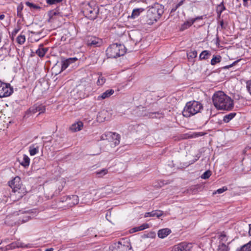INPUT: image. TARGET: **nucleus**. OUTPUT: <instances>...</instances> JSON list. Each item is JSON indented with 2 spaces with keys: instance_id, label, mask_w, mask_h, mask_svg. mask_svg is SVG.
Wrapping results in <instances>:
<instances>
[{
  "instance_id": "f257e3e1",
  "label": "nucleus",
  "mask_w": 251,
  "mask_h": 251,
  "mask_svg": "<svg viewBox=\"0 0 251 251\" xmlns=\"http://www.w3.org/2000/svg\"><path fill=\"white\" fill-rule=\"evenodd\" d=\"M212 100L215 107L220 110H230L233 107V100L222 91L216 92Z\"/></svg>"
},
{
  "instance_id": "f03ea898",
  "label": "nucleus",
  "mask_w": 251,
  "mask_h": 251,
  "mask_svg": "<svg viewBox=\"0 0 251 251\" xmlns=\"http://www.w3.org/2000/svg\"><path fill=\"white\" fill-rule=\"evenodd\" d=\"M127 50L124 45L113 44L109 46L106 52L108 58H114L124 55Z\"/></svg>"
},
{
  "instance_id": "7ed1b4c3",
  "label": "nucleus",
  "mask_w": 251,
  "mask_h": 251,
  "mask_svg": "<svg viewBox=\"0 0 251 251\" xmlns=\"http://www.w3.org/2000/svg\"><path fill=\"white\" fill-rule=\"evenodd\" d=\"M202 108V104L198 101H189L185 106L182 114L184 117H189L200 112Z\"/></svg>"
},
{
  "instance_id": "20e7f679",
  "label": "nucleus",
  "mask_w": 251,
  "mask_h": 251,
  "mask_svg": "<svg viewBox=\"0 0 251 251\" xmlns=\"http://www.w3.org/2000/svg\"><path fill=\"white\" fill-rule=\"evenodd\" d=\"M9 186L12 189V191L18 196V199L22 198L24 195V192H22V184L21 182V178L19 176H16L14 179L9 182Z\"/></svg>"
},
{
  "instance_id": "39448f33",
  "label": "nucleus",
  "mask_w": 251,
  "mask_h": 251,
  "mask_svg": "<svg viewBox=\"0 0 251 251\" xmlns=\"http://www.w3.org/2000/svg\"><path fill=\"white\" fill-rule=\"evenodd\" d=\"M109 251H132L130 242L123 240L109 246Z\"/></svg>"
},
{
  "instance_id": "423d86ee",
  "label": "nucleus",
  "mask_w": 251,
  "mask_h": 251,
  "mask_svg": "<svg viewBox=\"0 0 251 251\" xmlns=\"http://www.w3.org/2000/svg\"><path fill=\"white\" fill-rule=\"evenodd\" d=\"M99 7L94 3L87 4L83 10V13L86 17L90 20H95L99 13Z\"/></svg>"
},
{
  "instance_id": "0eeeda50",
  "label": "nucleus",
  "mask_w": 251,
  "mask_h": 251,
  "mask_svg": "<svg viewBox=\"0 0 251 251\" xmlns=\"http://www.w3.org/2000/svg\"><path fill=\"white\" fill-rule=\"evenodd\" d=\"M13 92V88L10 84L2 82L0 80V98L9 96Z\"/></svg>"
},
{
  "instance_id": "6e6552de",
  "label": "nucleus",
  "mask_w": 251,
  "mask_h": 251,
  "mask_svg": "<svg viewBox=\"0 0 251 251\" xmlns=\"http://www.w3.org/2000/svg\"><path fill=\"white\" fill-rule=\"evenodd\" d=\"M158 12V9L156 8H152L148 11L147 17L148 18L147 20L148 24H152L154 22H156L160 18L161 16V13H158V14H157Z\"/></svg>"
},
{
  "instance_id": "1a4fd4ad",
  "label": "nucleus",
  "mask_w": 251,
  "mask_h": 251,
  "mask_svg": "<svg viewBox=\"0 0 251 251\" xmlns=\"http://www.w3.org/2000/svg\"><path fill=\"white\" fill-rule=\"evenodd\" d=\"M111 138L114 141L115 146L118 145L120 143V135L115 132H109L102 134L101 136V140L108 139V138Z\"/></svg>"
},
{
  "instance_id": "9d476101",
  "label": "nucleus",
  "mask_w": 251,
  "mask_h": 251,
  "mask_svg": "<svg viewBox=\"0 0 251 251\" xmlns=\"http://www.w3.org/2000/svg\"><path fill=\"white\" fill-rule=\"evenodd\" d=\"M192 247V244L182 242L174 246L173 247V251H190Z\"/></svg>"
},
{
  "instance_id": "9b49d317",
  "label": "nucleus",
  "mask_w": 251,
  "mask_h": 251,
  "mask_svg": "<svg viewBox=\"0 0 251 251\" xmlns=\"http://www.w3.org/2000/svg\"><path fill=\"white\" fill-rule=\"evenodd\" d=\"M86 43L87 45L89 46L99 47L101 43V41L96 37H90L87 38Z\"/></svg>"
},
{
  "instance_id": "f8f14e48",
  "label": "nucleus",
  "mask_w": 251,
  "mask_h": 251,
  "mask_svg": "<svg viewBox=\"0 0 251 251\" xmlns=\"http://www.w3.org/2000/svg\"><path fill=\"white\" fill-rule=\"evenodd\" d=\"M77 60L76 57H71L63 60L61 62V71L65 70L71 63H73Z\"/></svg>"
},
{
  "instance_id": "ddd939ff",
  "label": "nucleus",
  "mask_w": 251,
  "mask_h": 251,
  "mask_svg": "<svg viewBox=\"0 0 251 251\" xmlns=\"http://www.w3.org/2000/svg\"><path fill=\"white\" fill-rule=\"evenodd\" d=\"M111 192V189L105 187L99 190L96 193V195H98L100 198H103L106 197L107 195L110 194Z\"/></svg>"
},
{
  "instance_id": "4468645a",
  "label": "nucleus",
  "mask_w": 251,
  "mask_h": 251,
  "mask_svg": "<svg viewBox=\"0 0 251 251\" xmlns=\"http://www.w3.org/2000/svg\"><path fill=\"white\" fill-rule=\"evenodd\" d=\"M25 246H24L23 244L19 242V241H16L11 243L10 244L7 245L6 246V250H13L17 248H23Z\"/></svg>"
},
{
  "instance_id": "2eb2a0df",
  "label": "nucleus",
  "mask_w": 251,
  "mask_h": 251,
  "mask_svg": "<svg viewBox=\"0 0 251 251\" xmlns=\"http://www.w3.org/2000/svg\"><path fill=\"white\" fill-rule=\"evenodd\" d=\"M114 93V91L112 89H109L105 91L104 92L102 93L98 97L97 100H103L109 98Z\"/></svg>"
},
{
  "instance_id": "dca6fc26",
  "label": "nucleus",
  "mask_w": 251,
  "mask_h": 251,
  "mask_svg": "<svg viewBox=\"0 0 251 251\" xmlns=\"http://www.w3.org/2000/svg\"><path fill=\"white\" fill-rule=\"evenodd\" d=\"M163 215V211L160 210H153L150 212H147L145 214V217H156L159 218Z\"/></svg>"
},
{
  "instance_id": "f3484780",
  "label": "nucleus",
  "mask_w": 251,
  "mask_h": 251,
  "mask_svg": "<svg viewBox=\"0 0 251 251\" xmlns=\"http://www.w3.org/2000/svg\"><path fill=\"white\" fill-rule=\"evenodd\" d=\"M171 230L169 228H163L158 230V236L160 238H164L171 233Z\"/></svg>"
},
{
  "instance_id": "a211bd4d",
  "label": "nucleus",
  "mask_w": 251,
  "mask_h": 251,
  "mask_svg": "<svg viewBox=\"0 0 251 251\" xmlns=\"http://www.w3.org/2000/svg\"><path fill=\"white\" fill-rule=\"evenodd\" d=\"M47 51V48H44L43 46H40L38 49L36 50V53L39 56L42 57L45 55Z\"/></svg>"
},
{
  "instance_id": "6ab92c4d",
  "label": "nucleus",
  "mask_w": 251,
  "mask_h": 251,
  "mask_svg": "<svg viewBox=\"0 0 251 251\" xmlns=\"http://www.w3.org/2000/svg\"><path fill=\"white\" fill-rule=\"evenodd\" d=\"M149 227V225L145 223L143 224L140 226L135 227L131 229L132 232H135L139 231H141Z\"/></svg>"
},
{
  "instance_id": "aec40b11",
  "label": "nucleus",
  "mask_w": 251,
  "mask_h": 251,
  "mask_svg": "<svg viewBox=\"0 0 251 251\" xmlns=\"http://www.w3.org/2000/svg\"><path fill=\"white\" fill-rule=\"evenodd\" d=\"M29 163H30V158L27 155L24 154L23 156V160L21 162H20V164L22 166H23L25 168H26L29 166Z\"/></svg>"
},
{
  "instance_id": "412c9836",
  "label": "nucleus",
  "mask_w": 251,
  "mask_h": 251,
  "mask_svg": "<svg viewBox=\"0 0 251 251\" xmlns=\"http://www.w3.org/2000/svg\"><path fill=\"white\" fill-rule=\"evenodd\" d=\"M236 251H251V241L237 248Z\"/></svg>"
},
{
  "instance_id": "4be33fe9",
  "label": "nucleus",
  "mask_w": 251,
  "mask_h": 251,
  "mask_svg": "<svg viewBox=\"0 0 251 251\" xmlns=\"http://www.w3.org/2000/svg\"><path fill=\"white\" fill-rule=\"evenodd\" d=\"M211 53L209 51L206 50H203L200 54L199 59L200 60L206 59H208Z\"/></svg>"
},
{
  "instance_id": "5701e85b",
  "label": "nucleus",
  "mask_w": 251,
  "mask_h": 251,
  "mask_svg": "<svg viewBox=\"0 0 251 251\" xmlns=\"http://www.w3.org/2000/svg\"><path fill=\"white\" fill-rule=\"evenodd\" d=\"M207 134V132H194L193 134L186 136V135H184L185 137L184 138H196L199 136H203Z\"/></svg>"
},
{
  "instance_id": "b1692460",
  "label": "nucleus",
  "mask_w": 251,
  "mask_h": 251,
  "mask_svg": "<svg viewBox=\"0 0 251 251\" xmlns=\"http://www.w3.org/2000/svg\"><path fill=\"white\" fill-rule=\"evenodd\" d=\"M67 199H69V200H72V202L71 203H70V204H72L73 205H75L78 204L79 202L78 197L76 195H72L71 196H68Z\"/></svg>"
},
{
  "instance_id": "393cba45",
  "label": "nucleus",
  "mask_w": 251,
  "mask_h": 251,
  "mask_svg": "<svg viewBox=\"0 0 251 251\" xmlns=\"http://www.w3.org/2000/svg\"><path fill=\"white\" fill-rule=\"evenodd\" d=\"M194 24L192 19L185 22L183 25H181L180 30L183 31L190 27Z\"/></svg>"
},
{
  "instance_id": "a878e982",
  "label": "nucleus",
  "mask_w": 251,
  "mask_h": 251,
  "mask_svg": "<svg viewBox=\"0 0 251 251\" xmlns=\"http://www.w3.org/2000/svg\"><path fill=\"white\" fill-rule=\"evenodd\" d=\"M143 10L144 9L142 8L134 9L132 11L131 17L133 19H135L136 17H138Z\"/></svg>"
},
{
  "instance_id": "bb28decb",
  "label": "nucleus",
  "mask_w": 251,
  "mask_h": 251,
  "mask_svg": "<svg viewBox=\"0 0 251 251\" xmlns=\"http://www.w3.org/2000/svg\"><path fill=\"white\" fill-rule=\"evenodd\" d=\"M29 151L30 155L33 156L37 153L39 151V147L36 146V147L34 145H31L29 148Z\"/></svg>"
},
{
  "instance_id": "cd10ccee",
  "label": "nucleus",
  "mask_w": 251,
  "mask_h": 251,
  "mask_svg": "<svg viewBox=\"0 0 251 251\" xmlns=\"http://www.w3.org/2000/svg\"><path fill=\"white\" fill-rule=\"evenodd\" d=\"M226 9L225 6L224 5V1H222L218 5L216 11L218 14L220 15L222 12Z\"/></svg>"
},
{
  "instance_id": "c85d7f7f",
  "label": "nucleus",
  "mask_w": 251,
  "mask_h": 251,
  "mask_svg": "<svg viewBox=\"0 0 251 251\" xmlns=\"http://www.w3.org/2000/svg\"><path fill=\"white\" fill-rule=\"evenodd\" d=\"M221 60V56L220 55L213 56V58L211 60V64L214 65L216 64L219 63Z\"/></svg>"
},
{
  "instance_id": "c756f323",
  "label": "nucleus",
  "mask_w": 251,
  "mask_h": 251,
  "mask_svg": "<svg viewBox=\"0 0 251 251\" xmlns=\"http://www.w3.org/2000/svg\"><path fill=\"white\" fill-rule=\"evenodd\" d=\"M235 113H231L228 115H226L224 117L223 121L225 123H228L235 116Z\"/></svg>"
},
{
  "instance_id": "7c9ffc66",
  "label": "nucleus",
  "mask_w": 251,
  "mask_h": 251,
  "mask_svg": "<svg viewBox=\"0 0 251 251\" xmlns=\"http://www.w3.org/2000/svg\"><path fill=\"white\" fill-rule=\"evenodd\" d=\"M188 58L193 59L197 57V52L196 50H191L187 53Z\"/></svg>"
},
{
  "instance_id": "2f4dec72",
  "label": "nucleus",
  "mask_w": 251,
  "mask_h": 251,
  "mask_svg": "<svg viewBox=\"0 0 251 251\" xmlns=\"http://www.w3.org/2000/svg\"><path fill=\"white\" fill-rule=\"evenodd\" d=\"M25 41V37L24 35L21 34L17 38V42L20 45L23 44Z\"/></svg>"
},
{
  "instance_id": "473e14b6",
  "label": "nucleus",
  "mask_w": 251,
  "mask_h": 251,
  "mask_svg": "<svg viewBox=\"0 0 251 251\" xmlns=\"http://www.w3.org/2000/svg\"><path fill=\"white\" fill-rule=\"evenodd\" d=\"M105 78L103 76L100 75L98 77L97 84L98 85H102L105 82Z\"/></svg>"
},
{
  "instance_id": "72a5a7b5",
  "label": "nucleus",
  "mask_w": 251,
  "mask_h": 251,
  "mask_svg": "<svg viewBox=\"0 0 251 251\" xmlns=\"http://www.w3.org/2000/svg\"><path fill=\"white\" fill-rule=\"evenodd\" d=\"M37 112L38 110L37 108V104H35L28 109L26 113V115H28L29 113L34 114Z\"/></svg>"
},
{
  "instance_id": "f704fd0d",
  "label": "nucleus",
  "mask_w": 251,
  "mask_h": 251,
  "mask_svg": "<svg viewBox=\"0 0 251 251\" xmlns=\"http://www.w3.org/2000/svg\"><path fill=\"white\" fill-rule=\"evenodd\" d=\"M229 250L228 247L224 243L219 246L218 251H229Z\"/></svg>"
},
{
  "instance_id": "c9c22d12",
  "label": "nucleus",
  "mask_w": 251,
  "mask_h": 251,
  "mask_svg": "<svg viewBox=\"0 0 251 251\" xmlns=\"http://www.w3.org/2000/svg\"><path fill=\"white\" fill-rule=\"evenodd\" d=\"M37 108L38 112H39V114L44 113L46 110L45 106L43 104H37Z\"/></svg>"
},
{
  "instance_id": "e433bc0d",
  "label": "nucleus",
  "mask_w": 251,
  "mask_h": 251,
  "mask_svg": "<svg viewBox=\"0 0 251 251\" xmlns=\"http://www.w3.org/2000/svg\"><path fill=\"white\" fill-rule=\"evenodd\" d=\"M211 172L210 170L206 171L201 176V178L202 179H207L211 176Z\"/></svg>"
},
{
  "instance_id": "4c0bfd02",
  "label": "nucleus",
  "mask_w": 251,
  "mask_h": 251,
  "mask_svg": "<svg viewBox=\"0 0 251 251\" xmlns=\"http://www.w3.org/2000/svg\"><path fill=\"white\" fill-rule=\"evenodd\" d=\"M83 126H70L69 129L72 132H75L81 130L82 129Z\"/></svg>"
},
{
  "instance_id": "58836bf2",
  "label": "nucleus",
  "mask_w": 251,
  "mask_h": 251,
  "mask_svg": "<svg viewBox=\"0 0 251 251\" xmlns=\"http://www.w3.org/2000/svg\"><path fill=\"white\" fill-rule=\"evenodd\" d=\"M107 172L108 171L106 169H102L100 171H97L96 173L98 177H102L103 176L106 175Z\"/></svg>"
},
{
  "instance_id": "ea45409f",
  "label": "nucleus",
  "mask_w": 251,
  "mask_h": 251,
  "mask_svg": "<svg viewBox=\"0 0 251 251\" xmlns=\"http://www.w3.org/2000/svg\"><path fill=\"white\" fill-rule=\"evenodd\" d=\"M25 4L26 6H28L30 8H33V9L40 8L39 6H37V5L34 4L33 3L30 2L29 1L25 2Z\"/></svg>"
},
{
  "instance_id": "a19ab883",
  "label": "nucleus",
  "mask_w": 251,
  "mask_h": 251,
  "mask_svg": "<svg viewBox=\"0 0 251 251\" xmlns=\"http://www.w3.org/2000/svg\"><path fill=\"white\" fill-rule=\"evenodd\" d=\"M62 0H47V3L49 4L52 5L56 4L61 2Z\"/></svg>"
},
{
  "instance_id": "79ce46f5",
  "label": "nucleus",
  "mask_w": 251,
  "mask_h": 251,
  "mask_svg": "<svg viewBox=\"0 0 251 251\" xmlns=\"http://www.w3.org/2000/svg\"><path fill=\"white\" fill-rule=\"evenodd\" d=\"M227 190V188L226 186H224L222 188L218 189L215 193L213 194L218 193V194H221L223 193L224 192L226 191Z\"/></svg>"
},
{
  "instance_id": "37998d69",
  "label": "nucleus",
  "mask_w": 251,
  "mask_h": 251,
  "mask_svg": "<svg viewBox=\"0 0 251 251\" xmlns=\"http://www.w3.org/2000/svg\"><path fill=\"white\" fill-rule=\"evenodd\" d=\"M200 157H201V154L200 153H198L197 155H196V156H195L194 159H193L192 160L190 161V162L189 163V165L192 164L194 163H195V162H196L199 159Z\"/></svg>"
},
{
  "instance_id": "c03bdc74",
  "label": "nucleus",
  "mask_w": 251,
  "mask_h": 251,
  "mask_svg": "<svg viewBox=\"0 0 251 251\" xmlns=\"http://www.w3.org/2000/svg\"><path fill=\"white\" fill-rule=\"evenodd\" d=\"M246 87L248 92L251 95V80L247 81Z\"/></svg>"
},
{
  "instance_id": "a18cd8bd",
  "label": "nucleus",
  "mask_w": 251,
  "mask_h": 251,
  "mask_svg": "<svg viewBox=\"0 0 251 251\" xmlns=\"http://www.w3.org/2000/svg\"><path fill=\"white\" fill-rule=\"evenodd\" d=\"M240 60H238L237 61H235L233 63H232L231 64H230L229 65H227L226 66L224 67L223 68H224V69H228V68L233 66L235 64H236Z\"/></svg>"
},
{
  "instance_id": "49530a36",
  "label": "nucleus",
  "mask_w": 251,
  "mask_h": 251,
  "mask_svg": "<svg viewBox=\"0 0 251 251\" xmlns=\"http://www.w3.org/2000/svg\"><path fill=\"white\" fill-rule=\"evenodd\" d=\"M220 239L222 241H226V235L224 232L221 233L220 237Z\"/></svg>"
},
{
  "instance_id": "de8ad7c7",
  "label": "nucleus",
  "mask_w": 251,
  "mask_h": 251,
  "mask_svg": "<svg viewBox=\"0 0 251 251\" xmlns=\"http://www.w3.org/2000/svg\"><path fill=\"white\" fill-rule=\"evenodd\" d=\"M154 236H155L154 232H151L150 233H148L147 234H144V237H147V238L152 237H153Z\"/></svg>"
},
{
  "instance_id": "09e8293b",
  "label": "nucleus",
  "mask_w": 251,
  "mask_h": 251,
  "mask_svg": "<svg viewBox=\"0 0 251 251\" xmlns=\"http://www.w3.org/2000/svg\"><path fill=\"white\" fill-rule=\"evenodd\" d=\"M20 30V28H15L12 31V34L13 36H15L16 34L19 32Z\"/></svg>"
},
{
  "instance_id": "8fccbe9b",
  "label": "nucleus",
  "mask_w": 251,
  "mask_h": 251,
  "mask_svg": "<svg viewBox=\"0 0 251 251\" xmlns=\"http://www.w3.org/2000/svg\"><path fill=\"white\" fill-rule=\"evenodd\" d=\"M22 10V7L20 6H18L17 7V15L19 17L21 16V11Z\"/></svg>"
},
{
  "instance_id": "3c124183",
  "label": "nucleus",
  "mask_w": 251,
  "mask_h": 251,
  "mask_svg": "<svg viewBox=\"0 0 251 251\" xmlns=\"http://www.w3.org/2000/svg\"><path fill=\"white\" fill-rule=\"evenodd\" d=\"M202 19H203V16H201L197 17L195 18L192 19V20L193 21V23H194L197 20H202Z\"/></svg>"
},
{
  "instance_id": "603ef678",
  "label": "nucleus",
  "mask_w": 251,
  "mask_h": 251,
  "mask_svg": "<svg viewBox=\"0 0 251 251\" xmlns=\"http://www.w3.org/2000/svg\"><path fill=\"white\" fill-rule=\"evenodd\" d=\"M72 126H83V123L81 121H79L76 123H74Z\"/></svg>"
},
{
  "instance_id": "864d4df0",
  "label": "nucleus",
  "mask_w": 251,
  "mask_h": 251,
  "mask_svg": "<svg viewBox=\"0 0 251 251\" xmlns=\"http://www.w3.org/2000/svg\"><path fill=\"white\" fill-rule=\"evenodd\" d=\"M185 0H181L177 4H176V8H178L182 5Z\"/></svg>"
},
{
  "instance_id": "5fc2aeb1",
  "label": "nucleus",
  "mask_w": 251,
  "mask_h": 251,
  "mask_svg": "<svg viewBox=\"0 0 251 251\" xmlns=\"http://www.w3.org/2000/svg\"><path fill=\"white\" fill-rule=\"evenodd\" d=\"M247 133L251 136V126H248L247 128Z\"/></svg>"
},
{
  "instance_id": "6e6d98bb",
  "label": "nucleus",
  "mask_w": 251,
  "mask_h": 251,
  "mask_svg": "<svg viewBox=\"0 0 251 251\" xmlns=\"http://www.w3.org/2000/svg\"><path fill=\"white\" fill-rule=\"evenodd\" d=\"M8 250H6V246L5 247H0V251H7Z\"/></svg>"
},
{
  "instance_id": "4d7b16f0",
  "label": "nucleus",
  "mask_w": 251,
  "mask_h": 251,
  "mask_svg": "<svg viewBox=\"0 0 251 251\" xmlns=\"http://www.w3.org/2000/svg\"><path fill=\"white\" fill-rule=\"evenodd\" d=\"M5 17V15L4 14H0V20H3Z\"/></svg>"
},
{
  "instance_id": "13d9d810",
  "label": "nucleus",
  "mask_w": 251,
  "mask_h": 251,
  "mask_svg": "<svg viewBox=\"0 0 251 251\" xmlns=\"http://www.w3.org/2000/svg\"><path fill=\"white\" fill-rule=\"evenodd\" d=\"M244 2V5L247 6L248 0H243Z\"/></svg>"
},
{
  "instance_id": "bf43d9fd",
  "label": "nucleus",
  "mask_w": 251,
  "mask_h": 251,
  "mask_svg": "<svg viewBox=\"0 0 251 251\" xmlns=\"http://www.w3.org/2000/svg\"><path fill=\"white\" fill-rule=\"evenodd\" d=\"M178 8H176V5H175V6L172 8V9L171 10V12H173V11H175Z\"/></svg>"
},
{
  "instance_id": "052dcab7",
  "label": "nucleus",
  "mask_w": 251,
  "mask_h": 251,
  "mask_svg": "<svg viewBox=\"0 0 251 251\" xmlns=\"http://www.w3.org/2000/svg\"><path fill=\"white\" fill-rule=\"evenodd\" d=\"M249 227H250V228H249V233L251 236V224L249 225Z\"/></svg>"
},
{
  "instance_id": "680f3d73",
  "label": "nucleus",
  "mask_w": 251,
  "mask_h": 251,
  "mask_svg": "<svg viewBox=\"0 0 251 251\" xmlns=\"http://www.w3.org/2000/svg\"><path fill=\"white\" fill-rule=\"evenodd\" d=\"M3 240V242H4V243H8L9 242V239H5L4 240Z\"/></svg>"
},
{
  "instance_id": "e2e57ef3",
  "label": "nucleus",
  "mask_w": 251,
  "mask_h": 251,
  "mask_svg": "<svg viewBox=\"0 0 251 251\" xmlns=\"http://www.w3.org/2000/svg\"><path fill=\"white\" fill-rule=\"evenodd\" d=\"M53 249L52 248H50L46 249L45 251H53Z\"/></svg>"
},
{
  "instance_id": "0e129e2a",
  "label": "nucleus",
  "mask_w": 251,
  "mask_h": 251,
  "mask_svg": "<svg viewBox=\"0 0 251 251\" xmlns=\"http://www.w3.org/2000/svg\"><path fill=\"white\" fill-rule=\"evenodd\" d=\"M155 115V116H152V118H153V117H156V115H159V113H152V115Z\"/></svg>"
},
{
  "instance_id": "69168bd1",
  "label": "nucleus",
  "mask_w": 251,
  "mask_h": 251,
  "mask_svg": "<svg viewBox=\"0 0 251 251\" xmlns=\"http://www.w3.org/2000/svg\"><path fill=\"white\" fill-rule=\"evenodd\" d=\"M158 13H161V15H162V13H163V12H162V11H161H161H160V10H158V13H157V14H158Z\"/></svg>"
},
{
  "instance_id": "338daca9",
  "label": "nucleus",
  "mask_w": 251,
  "mask_h": 251,
  "mask_svg": "<svg viewBox=\"0 0 251 251\" xmlns=\"http://www.w3.org/2000/svg\"><path fill=\"white\" fill-rule=\"evenodd\" d=\"M3 243V240H0V245Z\"/></svg>"
},
{
  "instance_id": "774afa93",
  "label": "nucleus",
  "mask_w": 251,
  "mask_h": 251,
  "mask_svg": "<svg viewBox=\"0 0 251 251\" xmlns=\"http://www.w3.org/2000/svg\"><path fill=\"white\" fill-rule=\"evenodd\" d=\"M107 216H108V214L107 213L106 215V218H107Z\"/></svg>"
}]
</instances>
